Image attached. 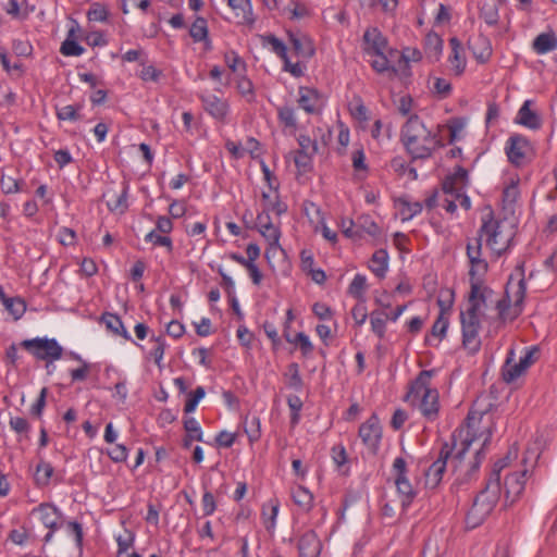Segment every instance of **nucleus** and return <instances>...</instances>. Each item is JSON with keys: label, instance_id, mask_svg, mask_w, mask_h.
Returning a JSON list of instances; mask_svg holds the SVG:
<instances>
[{"label": "nucleus", "instance_id": "obj_9", "mask_svg": "<svg viewBox=\"0 0 557 557\" xmlns=\"http://www.w3.org/2000/svg\"><path fill=\"white\" fill-rule=\"evenodd\" d=\"M480 314L481 312L474 308H468L460 313L462 346L471 354L476 352L481 346L479 336L481 330Z\"/></svg>", "mask_w": 557, "mask_h": 557}, {"label": "nucleus", "instance_id": "obj_44", "mask_svg": "<svg viewBox=\"0 0 557 557\" xmlns=\"http://www.w3.org/2000/svg\"><path fill=\"white\" fill-rule=\"evenodd\" d=\"M297 104L307 113L313 112V89L309 87H299Z\"/></svg>", "mask_w": 557, "mask_h": 557}, {"label": "nucleus", "instance_id": "obj_7", "mask_svg": "<svg viewBox=\"0 0 557 557\" xmlns=\"http://www.w3.org/2000/svg\"><path fill=\"white\" fill-rule=\"evenodd\" d=\"M512 236V231L506 230L505 222L495 219L492 212L482 218L478 237H481V242L484 238L486 246L497 257L509 248Z\"/></svg>", "mask_w": 557, "mask_h": 557}, {"label": "nucleus", "instance_id": "obj_47", "mask_svg": "<svg viewBox=\"0 0 557 557\" xmlns=\"http://www.w3.org/2000/svg\"><path fill=\"white\" fill-rule=\"evenodd\" d=\"M81 106L67 104L61 108H57V117L60 121H77L79 115Z\"/></svg>", "mask_w": 557, "mask_h": 557}, {"label": "nucleus", "instance_id": "obj_29", "mask_svg": "<svg viewBox=\"0 0 557 557\" xmlns=\"http://www.w3.org/2000/svg\"><path fill=\"white\" fill-rule=\"evenodd\" d=\"M468 180V172L466 169L458 166L453 175L447 176L442 184L444 191L453 189H465Z\"/></svg>", "mask_w": 557, "mask_h": 557}, {"label": "nucleus", "instance_id": "obj_27", "mask_svg": "<svg viewBox=\"0 0 557 557\" xmlns=\"http://www.w3.org/2000/svg\"><path fill=\"white\" fill-rule=\"evenodd\" d=\"M369 269L379 278H383L388 270V253L385 249H379L372 255Z\"/></svg>", "mask_w": 557, "mask_h": 557}, {"label": "nucleus", "instance_id": "obj_54", "mask_svg": "<svg viewBox=\"0 0 557 557\" xmlns=\"http://www.w3.org/2000/svg\"><path fill=\"white\" fill-rule=\"evenodd\" d=\"M145 242L152 243L156 246L166 247L169 251H171L173 248L172 239L166 235L158 234L156 230L149 232L145 236Z\"/></svg>", "mask_w": 557, "mask_h": 557}, {"label": "nucleus", "instance_id": "obj_34", "mask_svg": "<svg viewBox=\"0 0 557 557\" xmlns=\"http://www.w3.org/2000/svg\"><path fill=\"white\" fill-rule=\"evenodd\" d=\"M75 28L72 27L66 39L62 42L60 52L65 57H79L85 52V49L77 44L74 39Z\"/></svg>", "mask_w": 557, "mask_h": 557}, {"label": "nucleus", "instance_id": "obj_40", "mask_svg": "<svg viewBox=\"0 0 557 557\" xmlns=\"http://www.w3.org/2000/svg\"><path fill=\"white\" fill-rule=\"evenodd\" d=\"M519 182V177L512 178L510 184L504 188L503 202L505 207H511L518 201L520 197Z\"/></svg>", "mask_w": 557, "mask_h": 557}, {"label": "nucleus", "instance_id": "obj_16", "mask_svg": "<svg viewBox=\"0 0 557 557\" xmlns=\"http://www.w3.org/2000/svg\"><path fill=\"white\" fill-rule=\"evenodd\" d=\"M203 110L214 120L225 122L230 113V104L227 100L222 99L213 94H201L199 96Z\"/></svg>", "mask_w": 557, "mask_h": 557}, {"label": "nucleus", "instance_id": "obj_50", "mask_svg": "<svg viewBox=\"0 0 557 557\" xmlns=\"http://www.w3.org/2000/svg\"><path fill=\"white\" fill-rule=\"evenodd\" d=\"M432 91L441 99L447 98L451 92V84L442 77H434Z\"/></svg>", "mask_w": 557, "mask_h": 557}, {"label": "nucleus", "instance_id": "obj_58", "mask_svg": "<svg viewBox=\"0 0 557 557\" xmlns=\"http://www.w3.org/2000/svg\"><path fill=\"white\" fill-rule=\"evenodd\" d=\"M153 341H154V346L150 351V356L153 358L156 364L158 367H161V361L164 356L166 343L162 336L156 337Z\"/></svg>", "mask_w": 557, "mask_h": 557}, {"label": "nucleus", "instance_id": "obj_6", "mask_svg": "<svg viewBox=\"0 0 557 557\" xmlns=\"http://www.w3.org/2000/svg\"><path fill=\"white\" fill-rule=\"evenodd\" d=\"M520 273L515 277L509 276L505 295L496 301L498 318L503 322H511L523 311V302L527 293V284Z\"/></svg>", "mask_w": 557, "mask_h": 557}, {"label": "nucleus", "instance_id": "obj_59", "mask_svg": "<svg viewBox=\"0 0 557 557\" xmlns=\"http://www.w3.org/2000/svg\"><path fill=\"white\" fill-rule=\"evenodd\" d=\"M64 525L66 527L67 533L74 536L76 546L82 548L84 537L82 524L76 521H65Z\"/></svg>", "mask_w": 557, "mask_h": 557}, {"label": "nucleus", "instance_id": "obj_2", "mask_svg": "<svg viewBox=\"0 0 557 557\" xmlns=\"http://www.w3.org/2000/svg\"><path fill=\"white\" fill-rule=\"evenodd\" d=\"M400 140L413 160L428 159L441 147L438 133L429 128L417 114L410 115L401 126Z\"/></svg>", "mask_w": 557, "mask_h": 557}, {"label": "nucleus", "instance_id": "obj_52", "mask_svg": "<svg viewBox=\"0 0 557 557\" xmlns=\"http://www.w3.org/2000/svg\"><path fill=\"white\" fill-rule=\"evenodd\" d=\"M205 388L202 386H198L193 393L188 395V398L185 403L184 411L186 413L194 412L199 401L205 397Z\"/></svg>", "mask_w": 557, "mask_h": 557}, {"label": "nucleus", "instance_id": "obj_24", "mask_svg": "<svg viewBox=\"0 0 557 557\" xmlns=\"http://www.w3.org/2000/svg\"><path fill=\"white\" fill-rule=\"evenodd\" d=\"M468 44L479 62H486L492 55V47L487 37L479 35L475 38L469 39Z\"/></svg>", "mask_w": 557, "mask_h": 557}, {"label": "nucleus", "instance_id": "obj_15", "mask_svg": "<svg viewBox=\"0 0 557 557\" xmlns=\"http://www.w3.org/2000/svg\"><path fill=\"white\" fill-rule=\"evenodd\" d=\"M470 293H469V307L474 308L476 311L482 310L483 307L492 301L494 292L484 284L483 277L470 278Z\"/></svg>", "mask_w": 557, "mask_h": 557}, {"label": "nucleus", "instance_id": "obj_49", "mask_svg": "<svg viewBox=\"0 0 557 557\" xmlns=\"http://www.w3.org/2000/svg\"><path fill=\"white\" fill-rule=\"evenodd\" d=\"M313 532H307L298 542L299 557H313Z\"/></svg>", "mask_w": 557, "mask_h": 557}, {"label": "nucleus", "instance_id": "obj_33", "mask_svg": "<svg viewBox=\"0 0 557 557\" xmlns=\"http://www.w3.org/2000/svg\"><path fill=\"white\" fill-rule=\"evenodd\" d=\"M557 48V37L553 33L540 34L533 41V49L539 54H545Z\"/></svg>", "mask_w": 557, "mask_h": 557}, {"label": "nucleus", "instance_id": "obj_14", "mask_svg": "<svg viewBox=\"0 0 557 557\" xmlns=\"http://www.w3.org/2000/svg\"><path fill=\"white\" fill-rule=\"evenodd\" d=\"M482 255V242L481 237H474L468 240L467 244V257L470 263L469 276L470 278L474 277H484L487 272L488 265L485 259L481 257Z\"/></svg>", "mask_w": 557, "mask_h": 557}, {"label": "nucleus", "instance_id": "obj_45", "mask_svg": "<svg viewBox=\"0 0 557 557\" xmlns=\"http://www.w3.org/2000/svg\"><path fill=\"white\" fill-rule=\"evenodd\" d=\"M9 425H10L11 430L14 431L20 436V438L28 437V433L30 431V424L28 423V421L25 418L18 417V416H14V417L12 416V417H10Z\"/></svg>", "mask_w": 557, "mask_h": 557}, {"label": "nucleus", "instance_id": "obj_32", "mask_svg": "<svg viewBox=\"0 0 557 557\" xmlns=\"http://www.w3.org/2000/svg\"><path fill=\"white\" fill-rule=\"evenodd\" d=\"M102 321L104 322L107 329L110 330L113 334L122 336L126 341H132L131 334L125 329L119 315L114 313H104L102 315Z\"/></svg>", "mask_w": 557, "mask_h": 557}, {"label": "nucleus", "instance_id": "obj_26", "mask_svg": "<svg viewBox=\"0 0 557 557\" xmlns=\"http://www.w3.org/2000/svg\"><path fill=\"white\" fill-rule=\"evenodd\" d=\"M292 498L300 511L309 512L312 507L313 494L302 485L292 488Z\"/></svg>", "mask_w": 557, "mask_h": 557}, {"label": "nucleus", "instance_id": "obj_46", "mask_svg": "<svg viewBox=\"0 0 557 557\" xmlns=\"http://www.w3.org/2000/svg\"><path fill=\"white\" fill-rule=\"evenodd\" d=\"M184 429H185L188 437H190V440H195L198 442L203 441V433H202L201 426L195 418H191V417L186 418L184 420Z\"/></svg>", "mask_w": 557, "mask_h": 557}, {"label": "nucleus", "instance_id": "obj_28", "mask_svg": "<svg viewBox=\"0 0 557 557\" xmlns=\"http://www.w3.org/2000/svg\"><path fill=\"white\" fill-rule=\"evenodd\" d=\"M0 301L4 306V308L12 314L14 320L21 319L26 311V304L20 297H8L2 289V294H0Z\"/></svg>", "mask_w": 557, "mask_h": 557}, {"label": "nucleus", "instance_id": "obj_60", "mask_svg": "<svg viewBox=\"0 0 557 557\" xmlns=\"http://www.w3.org/2000/svg\"><path fill=\"white\" fill-rule=\"evenodd\" d=\"M236 87L238 92L242 96L246 97L248 101H251L253 99V85L249 78L245 76L239 77Z\"/></svg>", "mask_w": 557, "mask_h": 557}, {"label": "nucleus", "instance_id": "obj_25", "mask_svg": "<svg viewBox=\"0 0 557 557\" xmlns=\"http://www.w3.org/2000/svg\"><path fill=\"white\" fill-rule=\"evenodd\" d=\"M33 513L38 516V519L46 527L55 519H63V512L53 504L44 503L33 509Z\"/></svg>", "mask_w": 557, "mask_h": 557}, {"label": "nucleus", "instance_id": "obj_3", "mask_svg": "<svg viewBox=\"0 0 557 557\" xmlns=\"http://www.w3.org/2000/svg\"><path fill=\"white\" fill-rule=\"evenodd\" d=\"M433 370H423L410 383L405 400L416 407L423 418L430 422L435 421L440 413V394L431 385Z\"/></svg>", "mask_w": 557, "mask_h": 557}, {"label": "nucleus", "instance_id": "obj_36", "mask_svg": "<svg viewBox=\"0 0 557 557\" xmlns=\"http://www.w3.org/2000/svg\"><path fill=\"white\" fill-rule=\"evenodd\" d=\"M398 211L403 221H408L421 213L422 203L419 201H409L400 198L397 202Z\"/></svg>", "mask_w": 557, "mask_h": 557}, {"label": "nucleus", "instance_id": "obj_8", "mask_svg": "<svg viewBox=\"0 0 557 557\" xmlns=\"http://www.w3.org/2000/svg\"><path fill=\"white\" fill-rule=\"evenodd\" d=\"M298 149L290 152L296 166V178L305 184L310 181V174L313 170V141L308 135L297 137Z\"/></svg>", "mask_w": 557, "mask_h": 557}, {"label": "nucleus", "instance_id": "obj_61", "mask_svg": "<svg viewBox=\"0 0 557 557\" xmlns=\"http://www.w3.org/2000/svg\"><path fill=\"white\" fill-rule=\"evenodd\" d=\"M329 323H322L315 325V332L319 337L324 342L325 345H329V341L332 339L333 329L336 326V323L333 320L327 321Z\"/></svg>", "mask_w": 557, "mask_h": 557}, {"label": "nucleus", "instance_id": "obj_5", "mask_svg": "<svg viewBox=\"0 0 557 557\" xmlns=\"http://www.w3.org/2000/svg\"><path fill=\"white\" fill-rule=\"evenodd\" d=\"M502 485L497 478L488 476L484 488L476 495L466 517L468 528L474 529L483 523L499 500Z\"/></svg>", "mask_w": 557, "mask_h": 557}, {"label": "nucleus", "instance_id": "obj_53", "mask_svg": "<svg viewBox=\"0 0 557 557\" xmlns=\"http://www.w3.org/2000/svg\"><path fill=\"white\" fill-rule=\"evenodd\" d=\"M456 189L444 191L442 189L440 206L445 209L447 213L454 214L457 210V197H455Z\"/></svg>", "mask_w": 557, "mask_h": 557}, {"label": "nucleus", "instance_id": "obj_4", "mask_svg": "<svg viewBox=\"0 0 557 557\" xmlns=\"http://www.w3.org/2000/svg\"><path fill=\"white\" fill-rule=\"evenodd\" d=\"M363 52L373 58L371 61L372 69L377 73L396 70L391 64V58L397 51L389 47L387 38L377 27H368L362 36Z\"/></svg>", "mask_w": 557, "mask_h": 557}, {"label": "nucleus", "instance_id": "obj_20", "mask_svg": "<svg viewBox=\"0 0 557 557\" xmlns=\"http://www.w3.org/2000/svg\"><path fill=\"white\" fill-rule=\"evenodd\" d=\"M107 207L111 212L122 214L127 208L128 186L124 185L120 191L110 189L104 194Z\"/></svg>", "mask_w": 557, "mask_h": 557}, {"label": "nucleus", "instance_id": "obj_51", "mask_svg": "<svg viewBox=\"0 0 557 557\" xmlns=\"http://www.w3.org/2000/svg\"><path fill=\"white\" fill-rule=\"evenodd\" d=\"M449 325V320L447 317H445V313L441 311L437 319L432 325L431 333L433 336L443 339L446 335L447 329Z\"/></svg>", "mask_w": 557, "mask_h": 557}, {"label": "nucleus", "instance_id": "obj_43", "mask_svg": "<svg viewBox=\"0 0 557 557\" xmlns=\"http://www.w3.org/2000/svg\"><path fill=\"white\" fill-rule=\"evenodd\" d=\"M283 13L286 14L290 20L299 21L309 16L310 11L304 3L299 1H292L289 5L284 8Z\"/></svg>", "mask_w": 557, "mask_h": 557}, {"label": "nucleus", "instance_id": "obj_55", "mask_svg": "<svg viewBox=\"0 0 557 557\" xmlns=\"http://www.w3.org/2000/svg\"><path fill=\"white\" fill-rule=\"evenodd\" d=\"M286 385L290 388L298 389L301 387V379L298 372V366L296 363H290L285 373Z\"/></svg>", "mask_w": 557, "mask_h": 557}, {"label": "nucleus", "instance_id": "obj_10", "mask_svg": "<svg viewBox=\"0 0 557 557\" xmlns=\"http://www.w3.org/2000/svg\"><path fill=\"white\" fill-rule=\"evenodd\" d=\"M256 225L259 233L269 244L265 257L270 260L271 252H283L280 246V218L275 215V218L272 219L270 214H267V212H260L257 215Z\"/></svg>", "mask_w": 557, "mask_h": 557}, {"label": "nucleus", "instance_id": "obj_41", "mask_svg": "<svg viewBox=\"0 0 557 557\" xmlns=\"http://www.w3.org/2000/svg\"><path fill=\"white\" fill-rule=\"evenodd\" d=\"M286 315H287V319L285 322V330H284V336H285L286 341L289 343L299 342L301 344L304 351L307 352L311 348V343H310L309 337L307 335H305L304 333H298V334H296L295 337H292L290 334L288 333L287 329H288V323L294 319L293 310L288 309Z\"/></svg>", "mask_w": 557, "mask_h": 557}, {"label": "nucleus", "instance_id": "obj_11", "mask_svg": "<svg viewBox=\"0 0 557 557\" xmlns=\"http://www.w3.org/2000/svg\"><path fill=\"white\" fill-rule=\"evenodd\" d=\"M395 485L400 497L401 507L406 510L417 496V492L407 478V462L403 457H397L393 462Z\"/></svg>", "mask_w": 557, "mask_h": 557}, {"label": "nucleus", "instance_id": "obj_64", "mask_svg": "<svg viewBox=\"0 0 557 557\" xmlns=\"http://www.w3.org/2000/svg\"><path fill=\"white\" fill-rule=\"evenodd\" d=\"M108 456L114 462H123L127 459L128 451L123 444H116L114 447L108 450Z\"/></svg>", "mask_w": 557, "mask_h": 557}, {"label": "nucleus", "instance_id": "obj_13", "mask_svg": "<svg viewBox=\"0 0 557 557\" xmlns=\"http://www.w3.org/2000/svg\"><path fill=\"white\" fill-rule=\"evenodd\" d=\"M37 359L55 361L62 357L63 348L54 338L26 339L22 344Z\"/></svg>", "mask_w": 557, "mask_h": 557}, {"label": "nucleus", "instance_id": "obj_56", "mask_svg": "<svg viewBox=\"0 0 557 557\" xmlns=\"http://www.w3.org/2000/svg\"><path fill=\"white\" fill-rule=\"evenodd\" d=\"M480 16L490 26L496 25L498 22V17H499L496 7L492 5V4L482 5V8L480 10Z\"/></svg>", "mask_w": 557, "mask_h": 557}, {"label": "nucleus", "instance_id": "obj_39", "mask_svg": "<svg viewBox=\"0 0 557 557\" xmlns=\"http://www.w3.org/2000/svg\"><path fill=\"white\" fill-rule=\"evenodd\" d=\"M261 41L264 47H270L272 52L278 55L282 60L286 59L287 48L281 39L274 35H263L261 36Z\"/></svg>", "mask_w": 557, "mask_h": 557}, {"label": "nucleus", "instance_id": "obj_18", "mask_svg": "<svg viewBox=\"0 0 557 557\" xmlns=\"http://www.w3.org/2000/svg\"><path fill=\"white\" fill-rule=\"evenodd\" d=\"M536 352V348H531L525 350L518 362L511 363L510 360H507L503 373L504 380L510 383L518 379L534 362Z\"/></svg>", "mask_w": 557, "mask_h": 557}, {"label": "nucleus", "instance_id": "obj_35", "mask_svg": "<svg viewBox=\"0 0 557 557\" xmlns=\"http://www.w3.org/2000/svg\"><path fill=\"white\" fill-rule=\"evenodd\" d=\"M388 313L380 310H374L370 314L371 331L380 338L383 339L386 332V322Z\"/></svg>", "mask_w": 557, "mask_h": 557}, {"label": "nucleus", "instance_id": "obj_42", "mask_svg": "<svg viewBox=\"0 0 557 557\" xmlns=\"http://www.w3.org/2000/svg\"><path fill=\"white\" fill-rule=\"evenodd\" d=\"M277 117L278 121L284 127L296 129L297 120L295 114V109L290 106H282L277 108Z\"/></svg>", "mask_w": 557, "mask_h": 557}, {"label": "nucleus", "instance_id": "obj_63", "mask_svg": "<svg viewBox=\"0 0 557 557\" xmlns=\"http://www.w3.org/2000/svg\"><path fill=\"white\" fill-rule=\"evenodd\" d=\"M0 187L1 190L7 195L15 194L21 190L18 181L7 175H2L0 181Z\"/></svg>", "mask_w": 557, "mask_h": 557}, {"label": "nucleus", "instance_id": "obj_12", "mask_svg": "<svg viewBox=\"0 0 557 557\" xmlns=\"http://www.w3.org/2000/svg\"><path fill=\"white\" fill-rule=\"evenodd\" d=\"M505 151L509 162L521 168L531 160L532 146L527 137L513 134L507 139Z\"/></svg>", "mask_w": 557, "mask_h": 557}, {"label": "nucleus", "instance_id": "obj_23", "mask_svg": "<svg viewBox=\"0 0 557 557\" xmlns=\"http://www.w3.org/2000/svg\"><path fill=\"white\" fill-rule=\"evenodd\" d=\"M449 45L451 47V53L448 57V61L455 74L459 76L463 73L467 64L462 45L456 37L449 39Z\"/></svg>", "mask_w": 557, "mask_h": 557}, {"label": "nucleus", "instance_id": "obj_17", "mask_svg": "<svg viewBox=\"0 0 557 557\" xmlns=\"http://www.w3.org/2000/svg\"><path fill=\"white\" fill-rule=\"evenodd\" d=\"M359 436L362 443L369 448L375 450L379 447L382 437V428L375 413L360 425Z\"/></svg>", "mask_w": 557, "mask_h": 557}, {"label": "nucleus", "instance_id": "obj_30", "mask_svg": "<svg viewBox=\"0 0 557 557\" xmlns=\"http://www.w3.org/2000/svg\"><path fill=\"white\" fill-rule=\"evenodd\" d=\"M278 510L280 503L277 499H270L262 506V521L268 531L275 529Z\"/></svg>", "mask_w": 557, "mask_h": 557}, {"label": "nucleus", "instance_id": "obj_1", "mask_svg": "<svg viewBox=\"0 0 557 557\" xmlns=\"http://www.w3.org/2000/svg\"><path fill=\"white\" fill-rule=\"evenodd\" d=\"M492 433H481L478 437L471 432V424L468 423L467 435L461 441V447L453 456L455 444L444 443L440 449L438 457L425 471V485L429 488H435L443 480L448 461L453 471L458 474V479L467 481L475 474L485 458V447L491 442Z\"/></svg>", "mask_w": 557, "mask_h": 557}, {"label": "nucleus", "instance_id": "obj_19", "mask_svg": "<svg viewBox=\"0 0 557 557\" xmlns=\"http://www.w3.org/2000/svg\"><path fill=\"white\" fill-rule=\"evenodd\" d=\"M527 470L509 474L505 479V498L512 504L523 492Z\"/></svg>", "mask_w": 557, "mask_h": 557}, {"label": "nucleus", "instance_id": "obj_31", "mask_svg": "<svg viewBox=\"0 0 557 557\" xmlns=\"http://www.w3.org/2000/svg\"><path fill=\"white\" fill-rule=\"evenodd\" d=\"M54 469L52 465L46 460H40L36 466L34 481L37 486L46 487L50 484Z\"/></svg>", "mask_w": 557, "mask_h": 557}, {"label": "nucleus", "instance_id": "obj_37", "mask_svg": "<svg viewBox=\"0 0 557 557\" xmlns=\"http://www.w3.org/2000/svg\"><path fill=\"white\" fill-rule=\"evenodd\" d=\"M367 290V277L362 274H356L352 278L349 287L348 293L350 296L356 298L359 302L366 301V294Z\"/></svg>", "mask_w": 557, "mask_h": 557}, {"label": "nucleus", "instance_id": "obj_22", "mask_svg": "<svg viewBox=\"0 0 557 557\" xmlns=\"http://www.w3.org/2000/svg\"><path fill=\"white\" fill-rule=\"evenodd\" d=\"M532 100H525L520 107L516 122L530 129H539L542 125L539 114L531 110Z\"/></svg>", "mask_w": 557, "mask_h": 557}, {"label": "nucleus", "instance_id": "obj_62", "mask_svg": "<svg viewBox=\"0 0 557 557\" xmlns=\"http://www.w3.org/2000/svg\"><path fill=\"white\" fill-rule=\"evenodd\" d=\"M357 227L362 228L367 234L375 236L380 228L369 215H362L357 220Z\"/></svg>", "mask_w": 557, "mask_h": 557}, {"label": "nucleus", "instance_id": "obj_57", "mask_svg": "<svg viewBox=\"0 0 557 557\" xmlns=\"http://www.w3.org/2000/svg\"><path fill=\"white\" fill-rule=\"evenodd\" d=\"M349 111L350 114L359 121L368 120V109L360 98H357L349 103Z\"/></svg>", "mask_w": 557, "mask_h": 557}, {"label": "nucleus", "instance_id": "obj_38", "mask_svg": "<svg viewBox=\"0 0 557 557\" xmlns=\"http://www.w3.org/2000/svg\"><path fill=\"white\" fill-rule=\"evenodd\" d=\"M189 35L196 42L207 41V46L210 45L208 40V25L203 17L198 16L190 26Z\"/></svg>", "mask_w": 557, "mask_h": 557}, {"label": "nucleus", "instance_id": "obj_21", "mask_svg": "<svg viewBox=\"0 0 557 557\" xmlns=\"http://www.w3.org/2000/svg\"><path fill=\"white\" fill-rule=\"evenodd\" d=\"M261 207V212H267L270 215L273 213L277 218L287 210V206L281 201L278 190L275 188L262 193Z\"/></svg>", "mask_w": 557, "mask_h": 557}, {"label": "nucleus", "instance_id": "obj_48", "mask_svg": "<svg viewBox=\"0 0 557 557\" xmlns=\"http://www.w3.org/2000/svg\"><path fill=\"white\" fill-rule=\"evenodd\" d=\"M227 2L228 5L235 11L237 16H242L245 21L250 20V0H227Z\"/></svg>", "mask_w": 557, "mask_h": 557}]
</instances>
